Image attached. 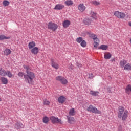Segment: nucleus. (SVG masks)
<instances>
[{"instance_id":"1","label":"nucleus","mask_w":131,"mask_h":131,"mask_svg":"<svg viewBox=\"0 0 131 131\" xmlns=\"http://www.w3.org/2000/svg\"><path fill=\"white\" fill-rule=\"evenodd\" d=\"M25 81L29 84H32L34 82V78H35V74L32 72H28L26 75L24 76Z\"/></svg>"},{"instance_id":"2","label":"nucleus","mask_w":131,"mask_h":131,"mask_svg":"<svg viewBox=\"0 0 131 131\" xmlns=\"http://www.w3.org/2000/svg\"><path fill=\"white\" fill-rule=\"evenodd\" d=\"M86 111L89 112H92V113H95L96 114H101V111L98 108H96V107L93 106L92 105H90L88 107H87Z\"/></svg>"},{"instance_id":"3","label":"nucleus","mask_w":131,"mask_h":131,"mask_svg":"<svg viewBox=\"0 0 131 131\" xmlns=\"http://www.w3.org/2000/svg\"><path fill=\"white\" fill-rule=\"evenodd\" d=\"M50 119L52 123L53 124H63V121H62V120L55 116L50 117Z\"/></svg>"},{"instance_id":"4","label":"nucleus","mask_w":131,"mask_h":131,"mask_svg":"<svg viewBox=\"0 0 131 131\" xmlns=\"http://www.w3.org/2000/svg\"><path fill=\"white\" fill-rule=\"evenodd\" d=\"M59 26L57 24H55L53 22H49L48 24V29H51L52 31H56V29H58Z\"/></svg>"},{"instance_id":"5","label":"nucleus","mask_w":131,"mask_h":131,"mask_svg":"<svg viewBox=\"0 0 131 131\" xmlns=\"http://www.w3.org/2000/svg\"><path fill=\"white\" fill-rule=\"evenodd\" d=\"M56 80L61 82L62 84L66 85L68 83V81L63 76H58L56 77Z\"/></svg>"},{"instance_id":"6","label":"nucleus","mask_w":131,"mask_h":131,"mask_svg":"<svg viewBox=\"0 0 131 131\" xmlns=\"http://www.w3.org/2000/svg\"><path fill=\"white\" fill-rule=\"evenodd\" d=\"M124 107L122 106H120L118 110V117H121V115H122V113L125 112Z\"/></svg>"},{"instance_id":"7","label":"nucleus","mask_w":131,"mask_h":131,"mask_svg":"<svg viewBox=\"0 0 131 131\" xmlns=\"http://www.w3.org/2000/svg\"><path fill=\"white\" fill-rule=\"evenodd\" d=\"M78 9L80 12H84V11H85L86 8L84 5L81 3L78 6Z\"/></svg>"},{"instance_id":"8","label":"nucleus","mask_w":131,"mask_h":131,"mask_svg":"<svg viewBox=\"0 0 131 131\" xmlns=\"http://www.w3.org/2000/svg\"><path fill=\"white\" fill-rule=\"evenodd\" d=\"M88 35L89 36V37H91V38H93V40L96 41H98V42H100V40H99V38H98V37H97V36L96 35H95L94 34H90L88 33Z\"/></svg>"},{"instance_id":"9","label":"nucleus","mask_w":131,"mask_h":131,"mask_svg":"<svg viewBox=\"0 0 131 131\" xmlns=\"http://www.w3.org/2000/svg\"><path fill=\"white\" fill-rule=\"evenodd\" d=\"M71 24V22L70 20H64L63 23L62 25L64 28H67L68 27H69V26Z\"/></svg>"},{"instance_id":"10","label":"nucleus","mask_w":131,"mask_h":131,"mask_svg":"<svg viewBox=\"0 0 131 131\" xmlns=\"http://www.w3.org/2000/svg\"><path fill=\"white\" fill-rule=\"evenodd\" d=\"M51 66L52 67H53V68L56 69V70H58V69H59V65L58 64V63L54 61V59L51 60Z\"/></svg>"},{"instance_id":"11","label":"nucleus","mask_w":131,"mask_h":131,"mask_svg":"<svg viewBox=\"0 0 131 131\" xmlns=\"http://www.w3.org/2000/svg\"><path fill=\"white\" fill-rule=\"evenodd\" d=\"M58 101L60 104H63L66 102V97H64L63 96H61L58 98Z\"/></svg>"},{"instance_id":"12","label":"nucleus","mask_w":131,"mask_h":131,"mask_svg":"<svg viewBox=\"0 0 131 131\" xmlns=\"http://www.w3.org/2000/svg\"><path fill=\"white\" fill-rule=\"evenodd\" d=\"M0 80L3 84H8V82H9L8 78L5 77H1Z\"/></svg>"},{"instance_id":"13","label":"nucleus","mask_w":131,"mask_h":131,"mask_svg":"<svg viewBox=\"0 0 131 131\" xmlns=\"http://www.w3.org/2000/svg\"><path fill=\"white\" fill-rule=\"evenodd\" d=\"M36 46V44L35 43V42L32 41L30 42L28 44V48L29 50H31L33 49L34 48H35Z\"/></svg>"},{"instance_id":"14","label":"nucleus","mask_w":131,"mask_h":131,"mask_svg":"<svg viewBox=\"0 0 131 131\" xmlns=\"http://www.w3.org/2000/svg\"><path fill=\"white\" fill-rule=\"evenodd\" d=\"M39 52V50L37 47H34L31 50V52L33 55H37L38 52Z\"/></svg>"},{"instance_id":"15","label":"nucleus","mask_w":131,"mask_h":131,"mask_svg":"<svg viewBox=\"0 0 131 131\" xmlns=\"http://www.w3.org/2000/svg\"><path fill=\"white\" fill-rule=\"evenodd\" d=\"M119 118H121L123 120H125L127 118V112H124L121 117H118Z\"/></svg>"},{"instance_id":"16","label":"nucleus","mask_w":131,"mask_h":131,"mask_svg":"<svg viewBox=\"0 0 131 131\" xmlns=\"http://www.w3.org/2000/svg\"><path fill=\"white\" fill-rule=\"evenodd\" d=\"M65 8V6L62 5V4H57L55 7H54V10H62V9H64Z\"/></svg>"},{"instance_id":"17","label":"nucleus","mask_w":131,"mask_h":131,"mask_svg":"<svg viewBox=\"0 0 131 131\" xmlns=\"http://www.w3.org/2000/svg\"><path fill=\"white\" fill-rule=\"evenodd\" d=\"M112 57V55L110 52L104 53V58L106 60H109Z\"/></svg>"},{"instance_id":"18","label":"nucleus","mask_w":131,"mask_h":131,"mask_svg":"<svg viewBox=\"0 0 131 131\" xmlns=\"http://www.w3.org/2000/svg\"><path fill=\"white\" fill-rule=\"evenodd\" d=\"M0 75L1 76H6L7 75V71L3 68H0Z\"/></svg>"},{"instance_id":"19","label":"nucleus","mask_w":131,"mask_h":131,"mask_svg":"<svg viewBox=\"0 0 131 131\" xmlns=\"http://www.w3.org/2000/svg\"><path fill=\"white\" fill-rule=\"evenodd\" d=\"M91 23L92 20H91L89 18H85L83 21V24H84V25H90V24H91Z\"/></svg>"},{"instance_id":"20","label":"nucleus","mask_w":131,"mask_h":131,"mask_svg":"<svg viewBox=\"0 0 131 131\" xmlns=\"http://www.w3.org/2000/svg\"><path fill=\"white\" fill-rule=\"evenodd\" d=\"M68 121L69 123H73L75 122V119L73 117H68Z\"/></svg>"},{"instance_id":"21","label":"nucleus","mask_w":131,"mask_h":131,"mask_svg":"<svg viewBox=\"0 0 131 131\" xmlns=\"http://www.w3.org/2000/svg\"><path fill=\"white\" fill-rule=\"evenodd\" d=\"M125 93H126V94H128V95H129V94H130L131 93V85L129 84L128 85L126 89H125Z\"/></svg>"},{"instance_id":"22","label":"nucleus","mask_w":131,"mask_h":131,"mask_svg":"<svg viewBox=\"0 0 131 131\" xmlns=\"http://www.w3.org/2000/svg\"><path fill=\"white\" fill-rule=\"evenodd\" d=\"M69 114L70 115V116H74V115H75L76 112L74 108H72V109L70 110Z\"/></svg>"},{"instance_id":"23","label":"nucleus","mask_w":131,"mask_h":131,"mask_svg":"<svg viewBox=\"0 0 131 131\" xmlns=\"http://www.w3.org/2000/svg\"><path fill=\"white\" fill-rule=\"evenodd\" d=\"M4 53L5 56H9V55H11V53H12V51H11V50L7 48L4 50Z\"/></svg>"},{"instance_id":"24","label":"nucleus","mask_w":131,"mask_h":131,"mask_svg":"<svg viewBox=\"0 0 131 131\" xmlns=\"http://www.w3.org/2000/svg\"><path fill=\"white\" fill-rule=\"evenodd\" d=\"M90 95H91V96H93V97H96L97 96H98L99 94L98 91H90Z\"/></svg>"},{"instance_id":"25","label":"nucleus","mask_w":131,"mask_h":131,"mask_svg":"<svg viewBox=\"0 0 131 131\" xmlns=\"http://www.w3.org/2000/svg\"><path fill=\"white\" fill-rule=\"evenodd\" d=\"M126 63H127V61H126V60H121L120 62V66H121L122 68H124V66L126 65Z\"/></svg>"},{"instance_id":"26","label":"nucleus","mask_w":131,"mask_h":131,"mask_svg":"<svg viewBox=\"0 0 131 131\" xmlns=\"http://www.w3.org/2000/svg\"><path fill=\"white\" fill-rule=\"evenodd\" d=\"M64 4L68 6H72V5H73V1L71 0H67L64 2Z\"/></svg>"},{"instance_id":"27","label":"nucleus","mask_w":131,"mask_h":131,"mask_svg":"<svg viewBox=\"0 0 131 131\" xmlns=\"http://www.w3.org/2000/svg\"><path fill=\"white\" fill-rule=\"evenodd\" d=\"M108 49V46L107 45H101L99 48V50H103V51H106Z\"/></svg>"},{"instance_id":"28","label":"nucleus","mask_w":131,"mask_h":131,"mask_svg":"<svg viewBox=\"0 0 131 131\" xmlns=\"http://www.w3.org/2000/svg\"><path fill=\"white\" fill-rule=\"evenodd\" d=\"M124 70H131V64H126V65L124 67Z\"/></svg>"},{"instance_id":"29","label":"nucleus","mask_w":131,"mask_h":131,"mask_svg":"<svg viewBox=\"0 0 131 131\" xmlns=\"http://www.w3.org/2000/svg\"><path fill=\"white\" fill-rule=\"evenodd\" d=\"M90 16L93 19H97V13L94 12L93 11H91Z\"/></svg>"},{"instance_id":"30","label":"nucleus","mask_w":131,"mask_h":131,"mask_svg":"<svg viewBox=\"0 0 131 131\" xmlns=\"http://www.w3.org/2000/svg\"><path fill=\"white\" fill-rule=\"evenodd\" d=\"M23 67L24 69H25L26 73H27L28 72H31V71H29L30 70V67L26 65H24Z\"/></svg>"},{"instance_id":"31","label":"nucleus","mask_w":131,"mask_h":131,"mask_svg":"<svg viewBox=\"0 0 131 131\" xmlns=\"http://www.w3.org/2000/svg\"><path fill=\"white\" fill-rule=\"evenodd\" d=\"M42 120H43V123L47 124V123H48L49 121H50V118L46 116L43 118Z\"/></svg>"},{"instance_id":"32","label":"nucleus","mask_w":131,"mask_h":131,"mask_svg":"<svg viewBox=\"0 0 131 131\" xmlns=\"http://www.w3.org/2000/svg\"><path fill=\"white\" fill-rule=\"evenodd\" d=\"M6 75L8 76V77H9V78H12V77L14 76V75L12 74V73H11L10 71H6Z\"/></svg>"},{"instance_id":"33","label":"nucleus","mask_w":131,"mask_h":131,"mask_svg":"<svg viewBox=\"0 0 131 131\" xmlns=\"http://www.w3.org/2000/svg\"><path fill=\"white\" fill-rule=\"evenodd\" d=\"M118 18L119 19H124V18H125V13L123 12H120Z\"/></svg>"},{"instance_id":"34","label":"nucleus","mask_w":131,"mask_h":131,"mask_svg":"<svg viewBox=\"0 0 131 131\" xmlns=\"http://www.w3.org/2000/svg\"><path fill=\"white\" fill-rule=\"evenodd\" d=\"M10 39V37H6V36L4 35H0V40H4V39Z\"/></svg>"},{"instance_id":"35","label":"nucleus","mask_w":131,"mask_h":131,"mask_svg":"<svg viewBox=\"0 0 131 131\" xmlns=\"http://www.w3.org/2000/svg\"><path fill=\"white\" fill-rule=\"evenodd\" d=\"M3 5L5 6V7H7L10 5V2L7 0H5L3 2Z\"/></svg>"},{"instance_id":"36","label":"nucleus","mask_w":131,"mask_h":131,"mask_svg":"<svg viewBox=\"0 0 131 131\" xmlns=\"http://www.w3.org/2000/svg\"><path fill=\"white\" fill-rule=\"evenodd\" d=\"M81 46L83 48H85L86 47V42H85V40H83L82 42H81Z\"/></svg>"},{"instance_id":"37","label":"nucleus","mask_w":131,"mask_h":131,"mask_svg":"<svg viewBox=\"0 0 131 131\" xmlns=\"http://www.w3.org/2000/svg\"><path fill=\"white\" fill-rule=\"evenodd\" d=\"M93 5H94V6H100L101 5V3L99 2L94 1L92 2Z\"/></svg>"},{"instance_id":"38","label":"nucleus","mask_w":131,"mask_h":131,"mask_svg":"<svg viewBox=\"0 0 131 131\" xmlns=\"http://www.w3.org/2000/svg\"><path fill=\"white\" fill-rule=\"evenodd\" d=\"M94 77H95V76H94L93 73H89L88 74V78H89V79H93V78H94Z\"/></svg>"},{"instance_id":"39","label":"nucleus","mask_w":131,"mask_h":131,"mask_svg":"<svg viewBox=\"0 0 131 131\" xmlns=\"http://www.w3.org/2000/svg\"><path fill=\"white\" fill-rule=\"evenodd\" d=\"M43 105H50V101L48 99H45L43 100Z\"/></svg>"},{"instance_id":"40","label":"nucleus","mask_w":131,"mask_h":131,"mask_svg":"<svg viewBox=\"0 0 131 131\" xmlns=\"http://www.w3.org/2000/svg\"><path fill=\"white\" fill-rule=\"evenodd\" d=\"M120 13L121 12L119 11H115L114 13V16H115V17H117V18H118L119 17Z\"/></svg>"},{"instance_id":"41","label":"nucleus","mask_w":131,"mask_h":131,"mask_svg":"<svg viewBox=\"0 0 131 131\" xmlns=\"http://www.w3.org/2000/svg\"><path fill=\"white\" fill-rule=\"evenodd\" d=\"M83 40V39H82V37H78L76 39V41L77 42H78V43H80V42H81Z\"/></svg>"},{"instance_id":"42","label":"nucleus","mask_w":131,"mask_h":131,"mask_svg":"<svg viewBox=\"0 0 131 131\" xmlns=\"http://www.w3.org/2000/svg\"><path fill=\"white\" fill-rule=\"evenodd\" d=\"M99 42L97 41H94V48H98L99 47Z\"/></svg>"},{"instance_id":"43","label":"nucleus","mask_w":131,"mask_h":131,"mask_svg":"<svg viewBox=\"0 0 131 131\" xmlns=\"http://www.w3.org/2000/svg\"><path fill=\"white\" fill-rule=\"evenodd\" d=\"M21 125H23V124H22V123H21V124H19V123H18V124H17L16 125V128H17V129H19V128H21Z\"/></svg>"},{"instance_id":"44","label":"nucleus","mask_w":131,"mask_h":131,"mask_svg":"<svg viewBox=\"0 0 131 131\" xmlns=\"http://www.w3.org/2000/svg\"><path fill=\"white\" fill-rule=\"evenodd\" d=\"M18 75L19 77H23V75H24V74L23 72H19L18 73Z\"/></svg>"},{"instance_id":"45","label":"nucleus","mask_w":131,"mask_h":131,"mask_svg":"<svg viewBox=\"0 0 131 131\" xmlns=\"http://www.w3.org/2000/svg\"><path fill=\"white\" fill-rule=\"evenodd\" d=\"M111 61L112 62V63H114V62H115V58L112 59Z\"/></svg>"},{"instance_id":"46","label":"nucleus","mask_w":131,"mask_h":131,"mask_svg":"<svg viewBox=\"0 0 131 131\" xmlns=\"http://www.w3.org/2000/svg\"><path fill=\"white\" fill-rule=\"evenodd\" d=\"M77 66L79 67V68H80L82 67V66L81 64H77Z\"/></svg>"},{"instance_id":"47","label":"nucleus","mask_w":131,"mask_h":131,"mask_svg":"<svg viewBox=\"0 0 131 131\" xmlns=\"http://www.w3.org/2000/svg\"><path fill=\"white\" fill-rule=\"evenodd\" d=\"M0 102H2V98L0 97Z\"/></svg>"}]
</instances>
